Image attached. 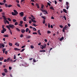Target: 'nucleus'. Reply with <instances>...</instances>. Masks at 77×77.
Listing matches in <instances>:
<instances>
[{
    "mask_svg": "<svg viewBox=\"0 0 77 77\" xmlns=\"http://www.w3.org/2000/svg\"><path fill=\"white\" fill-rule=\"evenodd\" d=\"M33 35H37V33L36 32H33L32 33Z\"/></svg>",
    "mask_w": 77,
    "mask_h": 77,
    "instance_id": "nucleus-31",
    "label": "nucleus"
},
{
    "mask_svg": "<svg viewBox=\"0 0 77 77\" xmlns=\"http://www.w3.org/2000/svg\"><path fill=\"white\" fill-rule=\"evenodd\" d=\"M17 6L18 7H19V8H20L21 7L20 6V4H18V3H17Z\"/></svg>",
    "mask_w": 77,
    "mask_h": 77,
    "instance_id": "nucleus-30",
    "label": "nucleus"
},
{
    "mask_svg": "<svg viewBox=\"0 0 77 77\" xmlns=\"http://www.w3.org/2000/svg\"><path fill=\"white\" fill-rule=\"evenodd\" d=\"M2 74L3 76H5V75H6V74L5 73H2Z\"/></svg>",
    "mask_w": 77,
    "mask_h": 77,
    "instance_id": "nucleus-50",
    "label": "nucleus"
},
{
    "mask_svg": "<svg viewBox=\"0 0 77 77\" xmlns=\"http://www.w3.org/2000/svg\"><path fill=\"white\" fill-rule=\"evenodd\" d=\"M8 26H10V28L12 29H14V28L15 27V26H14V25L9 24Z\"/></svg>",
    "mask_w": 77,
    "mask_h": 77,
    "instance_id": "nucleus-3",
    "label": "nucleus"
},
{
    "mask_svg": "<svg viewBox=\"0 0 77 77\" xmlns=\"http://www.w3.org/2000/svg\"><path fill=\"white\" fill-rule=\"evenodd\" d=\"M48 28H50V25L49 23L48 24Z\"/></svg>",
    "mask_w": 77,
    "mask_h": 77,
    "instance_id": "nucleus-52",
    "label": "nucleus"
},
{
    "mask_svg": "<svg viewBox=\"0 0 77 77\" xmlns=\"http://www.w3.org/2000/svg\"><path fill=\"white\" fill-rule=\"evenodd\" d=\"M20 17H23V15H24V12H21L20 13Z\"/></svg>",
    "mask_w": 77,
    "mask_h": 77,
    "instance_id": "nucleus-6",
    "label": "nucleus"
},
{
    "mask_svg": "<svg viewBox=\"0 0 77 77\" xmlns=\"http://www.w3.org/2000/svg\"><path fill=\"white\" fill-rule=\"evenodd\" d=\"M60 28H63V26L62 25H60Z\"/></svg>",
    "mask_w": 77,
    "mask_h": 77,
    "instance_id": "nucleus-53",
    "label": "nucleus"
},
{
    "mask_svg": "<svg viewBox=\"0 0 77 77\" xmlns=\"http://www.w3.org/2000/svg\"><path fill=\"white\" fill-rule=\"evenodd\" d=\"M33 25L34 26H35V27H36V23H33Z\"/></svg>",
    "mask_w": 77,
    "mask_h": 77,
    "instance_id": "nucleus-57",
    "label": "nucleus"
},
{
    "mask_svg": "<svg viewBox=\"0 0 77 77\" xmlns=\"http://www.w3.org/2000/svg\"><path fill=\"white\" fill-rule=\"evenodd\" d=\"M4 72L6 73V72H8V70H7L6 69H4Z\"/></svg>",
    "mask_w": 77,
    "mask_h": 77,
    "instance_id": "nucleus-18",
    "label": "nucleus"
},
{
    "mask_svg": "<svg viewBox=\"0 0 77 77\" xmlns=\"http://www.w3.org/2000/svg\"><path fill=\"white\" fill-rule=\"evenodd\" d=\"M12 15H14V16H15V15H17L15 13L12 12Z\"/></svg>",
    "mask_w": 77,
    "mask_h": 77,
    "instance_id": "nucleus-22",
    "label": "nucleus"
},
{
    "mask_svg": "<svg viewBox=\"0 0 77 77\" xmlns=\"http://www.w3.org/2000/svg\"><path fill=\"white\" fill-rule=\"evenodd\" d=\"M63 39H64V37H62V38H60V41H62V40H63Z\"/></svg>",
    "mask_w": 77,
    "mask_h": 77,
    "instance_id": "nucleus-17",
    "label": "nucleus"
},
{
    "mask_svg": "<svg viewBox=\"0 0 77 77\" xmlns=\"http://www.w3.org/2000/svg\"><path fill=\"white\" fill-rule=\"evenodd\" d=\"M6 27H7V28H8V30H11V28H10V27L9 26H6Z\"/></svg>",
    "mask_w": 77,
    "mask_h": 77,
    "instance_id": "nucleus-20",
    "label": "nucleus"
},
{
    "mask_svg": "<svg viewBox=\"0 0 77 77\" xmlns=\"http://www.w3.org/2000/svg\"><path fill=\"white\" fill-rule=\"evenodd\" d=\"M14 12L15 13V14H16V15H17V14H18V12H17V10H14Z\"/></svg>",
    "mask_w": 77,
    "mask_h": 77,
    "instance_id": "nucleus-7",
    "label": "nucleus"
},
{
    "mask_svg": "<svg viewBox=\"0 0 77 77\" xmlns=\"http://www.w3.org/2000/svg\"><path fill=\"white\" fill-rule=\"evenodd\" d=\"M8 21H11V19L10 18H8Z\"/></svg>",
    "mask_w": 77,
    "mask_h": 77,
    "instance_id": "nucleus-44",
    "label": "nucleus"
},
{
    "mask_svg": "<svg viewBox=\"0 0 77 77\" xmlns=\"http://www.w3.org/2000/svg\"><path fill=\"white\" fill-rule=\"evenodd\" d=\"M40 52H45V50H41L39 51Z\"/></svg>",
    "mask_w": 77,
    "mask_h": 77,
    "instance_id": "nucleus-23",
    "label": "nucleus"
},
{
    "mask_svg": "<svg viewBox=\"0 0 77 77\" xmlns=\"http://www.w3.org/2000/svg\"><path fill=\"white\" fill-rule=\"evenodd\" d=\"M68 26L66 25L65 26V27H64V28H65V30H67L68 29Z\"/></svg>",
    "mask_w": 77,
    "mask_h": 77,
    "instance_id": "nucleus-11",
    "label": "nucleus"
},
{
    "mask_svg": "<svg viewBox=\"0 0 77 77\" xmlns=\"http://www.w3.org/2000/svg\"><path fill=\"white\" fill-rule=\"evenodd\" d=\"M25 27H28V25H27V24H25Z\"/></svg>",
    "mask_w": 77,
    "mask_h": 77,
    "instance_id": "nucleus-48",
    "label": "nucleus"
},
{
    "mask_svg": "<svg viewBox=\"0 0 77 77\" xmlns=\"http://www.w3.org/2000/svg\"><path fill=\"white\" fill-rule=\"evenodd\" d=\"M11 59V57H8L7 59V62H9L10 61V60Z\"/></svg>",
    "mask_w": 77,
    "mask_h": 77,
    "instance_id": "nucleus-10",
    "label": "nucleus"
},
{
    "mask_svg": "<svg viewBox=\"0 0 77 77\" xmlns=\"http://www.w3.org/2000/svg\"><path fill=\"white\" fill-rule=\"evenodd\" d=\"M65 28H63V32H65Z\"/></svg>",
    "mask_w": 77,
    "mask_h": 77,
    "instance_id": "nucleus-49",
    "label": "nucleus"
},
{
    "mask_svg": "<svg viewBox=\"0 0 77 77\" xmlns=\"http://www.w3.org/2000/svg\"><path fill=\"white\" fill-rule=\"evenodd\" d=\"M63 11L64 12H65V13H66H66H67V11H66V10H65V9H63Z\"/></svg>",
    "mask_w": 77,
    "mask_h": 77,
    "instance_id": "nucleus-15",
    "label": "nucleus"
},
{
    "mask_svg": "<svg viewBox=\"0 0 77 77\" xmlns=\"http://www.w3.org/2000/svg\"><path fill=\"white\" fill-rule=\"evenodd\" d=\"M50 9H51L53 10V11H54V8H53V7H51Z\"/></svg>",
    "mask_w": 77,
    "mask_h": 77,
    "instance_id": "nucleus-27",
    "label": "nucleus"
},
{
    "mask_svg": "<svg viewBox=\"0 0 77 77\" xmlns=\"http://www.w3.org/2000/svg\"><path fill=\"white\" fill-rule=\"evenodd\" d=\"M16 29L18 32H20V29H18V28H16Z\"/></svg>",
    "mask_w": 77,
    "mask_h": 77,
    "instance_id": "nucleus-24",
    "label": "nucleus"
},
{
    "mask_svg": "<svg viewBox=\"0 0 77 77\" xmlns=\"http://www.w3.org/2000/svg\"><path fill=\"white\" fill-rule=\"evenodd\" d=\"M41 18H42L44 19V20H43V23L45 24V19H46V17L42 16Z\"/></svg>",
    "mask_w": 77,
    "mask_h": 77,
    "instance_id": "nucleus-2",
    "label": "nucleus"
},
{
    "mask_svg": "<svg viewBox=\"0 0 77 77\" xmlns=\"http://www.w3.org/2000/svg\"><path fill=\"white\" fill-rule=\"evenodd\" d=\"M40 30H38L37 31V33L39 34L40 35H41V34L40 32Z\"/></svg>",
    "mask_w": 77,
    "mask_h": 77,
    "instance_id": "nucleus-13",
    "label": "nucleus"
},
{
    "mask_svg": "<svg viewBox=\"0 0 77 77\" xmlns=\"http://www.w3.org/2000/svg\"><path fill=\"white\" fill-rule=\"evenodd\" d=\"M41 42H39V43L38 44V45H40V46H41Z\"/></svg>",
    "mask_w": 77,
    "mask_h": 77,
    "instance_id": "nucleus-54",
    "label": "nucleus"
},
{
    "mask_svg": "<svg viewBox=\"0 0 77 77\" xmlns=\"http://www.w3.org/2000/svg\"><path fill=\"white\" fill-rule=\"evenodd\" d=\"M23 21H20V23L22 24H23Z\"/></svg>",
    "mask_w": 77,
    "mask_h": 77,
    "instance_id": "nucleus-46",
    "label": "nucleus"
},
{
    "mask_svg": "<svg viewBox=\"0 0 77 77\" xmlns=\"http://www.w3.org/2000/svg\"><path fill=\"white\" fill-rule=\"evenodd\" d=\"M17 49H18V48H14V49L15 50H16V51H17Z\"/></svg>",
    "mask_w": 77,
    "mask_h": 77,
    "instance_id": "nucleus-62",
    "label": "nucleus"
},
{
    "mask_svg": "<svg viewBox=\"0 0 77 77\" xmlns=\"http://www.w3.org/2000/svg\"><path fill=\"white\" fill-rule=\"evenodd\" d=\"M2 31L1 33H4L5 32H4V31H3V30H2V31Z\"/></svg>",
    "mask_w": 77,
    "mask_h": 77,
    "instance_id": "nucleus-59",
    "label": "nucleus"
},
{
    "mask_svg": "<svg viewBox=\"0 0 77 77\" xmlns=\"http://www.w3.org/2000/svg\"><path fill=\"white\" fill-rule=\"evenodd\" d=\"M31 38V36L29 35H28L26 37V38Z\"/></svg>",
    "mask_w": 77,
    "mask_h": 77,
    "instance_id": "nucleus-25",
    "label": "nucleus"
},
{
    "mask_svg": "<svg viewBox=\"0 0 77 77\" xmlns=\"http://www.w3.org/2000/svg\"><path fill=\"white\" fill-rule=\"evenodd\" d=\"M40 48L42 50H43L44 48H45L46 47V46H47V44L45 43L43 45H41Z\"/></svg>",
    "mask_w": 77,
    "mask_h": 77,
    "instance_id": "nucleus-1",
    "label": "nucleus"
},
{
    "mask_svg": "<svg viewBox=\"0 0 77 77\" xmlns=\"http://www.w3.org/2000/svg\"><path fill=\"white\" fill-rule=\"evenodd\" d=\"M4 60V58L3 57H0V60L1 61H2V60Z\"/></svg>",
    "mask_w": 77,
    "mask_h": 77,
    "instance_id": "nucleus-21",
    "label": "nucleus"
},
{
    "mask_svg": "<svg viewBox=\"0 0 77 77\" xmlns=\"http://www.w3.org/2000/svg\"><path fill=\"white\" fill-rule=\"evenodd\" d=\"M14 59H16V56H15V55L14 56Z\"/></svg>",
    "mask_w": 77,
    "mask_h": 77,
    "instance_id": "nucleus-61",
    "label": "nucleus"
},
{
    "mask_svg": "<svg viewBox=\"0 0 77 77\" xmlns=\"http://www.w3.org/2000/svg\"><path fill=\"white\" fill-rule=\"evenodd\" d=\"M2 30H3L4 32H6V29H5V28L3 29Z\"/></svg>",
    "mask_w": 77,
    "mask_h": 77,
    "instance_id": "nucleus-45",
    "label": "nucleus"
},
{
    "mask_svg": "<svg viewBox=\"0 0 77 77\" xmlns=\"http://www.w3.org/2000/svg\"><path fill=\"white\" fill-rule=\"evenodd\" d=\"M3 18H3V19H4V20H7V19L6 18V17H4Z\"/></svg>",
    "mask_w": 77,
    "mask_h": 77,
    "instance_id": "nucleus-58",
    "label": "nucleus"
},
{
    "mask_svg": "<svg viewBox=\"0 0 77 77\" xmlns=\"http://www.w3.org/2000/svg\"><path fill=\"white\" fill-rule=\"evenodd\" d=\"M47 32V33L48 34L51 33V31H50L48 30Z\"/></svg>",
    "mask_w": 77,
    "mask_h": 77,
    "instance_id": "nucleus-40",
    "label": "nucleus"
},
{
    "mask_svg": "<svg viewBox=\"0 0 77 77\" xmlns=\"http://www.w3.org/2000/svg\"><path fill=\"white\" fill-rule=\"evenodd\" d=\"M35 5H36V6H37L38 9H39V4L38 3H36Z\"/></svg>",
    "mask_w": 77,
    "mask_h": 77,
    "instance_id": "nucleus-5",
    "label": "nucleus"
},
{
    "mask_svg": "<svg viewBox=\"0 0 77 77\" xmlns=\"http://www.w3.org/2000/svg\"><path fill=\"white\" fill-rule=\"evenodd\" d=\"M9 36H8V35H4V37H8Z\"/></svg>",
    "mask_w": 77,
    "mask_h": 77,
    "instance_id": "nucleus-41",
    "label": "nucleus"
},
{
    "mask_svg": "<svg viewBox=\"0 0 77 77\" xmlns=\"http://www.w3.org/2000/svg\"><path fill=\"white\" fill-rule=\"evenodd\" d=\"M16 2L17 3H19V0H16Z\"/></svg>",
    "mask_w": 77,
    "mask_h": 77,
    "instance_id": "nucleus-56",
    "label": "nucleus"
},
{
    "mask_svg": "<svg viewBox=\"0 0 77 77\" xmlns=\"http://www.w3.org/2000/svg\"><path fill=\"white\" fill-rule=\"evenodd\" d=\"M33 30H34L35 31H36V29L35 27L33 28Z\"/></svg>",
    "mask_w": 77,
    "mask_h": 77,
    "instance_id": "nucleus-36",
    "label": "nucleus"
},
{
    "mask_svg": "<svg viewBox=\"0 0 77 77\" xmlns=\"http://www.w3.org/2000/svg\"><path fill=\"white\" fill-rule=\"evenodd\" d=\"M23 20H24V21H26V16L25 17H24Z\"/></svg>",
    "mask_w": 77,
    "mask_h": 77,
    "instance_id": "nucleus-19",
    "label": "nucleus"
},
{
    "mask_svg": "<svg viewBox=\"0 0 77 77\" xmlns=\"http://www.w3.org/2000/svg\"><path fill=\"white\" fill-rule=\"evenodd\" d=\"M5 21L7 23V24H9V21H8V20H6Z\"/></svg>",
    "mask_w": 77,
    "mask_h": 77,
    "instance_id": "nucleus-32",
    "label": "nucleus"
},
{
    "mask_svg": "<svg viewBox=\"0 0 77 77\" xmlns=\"http://www.w3.org/2000/svg\"><path fill=\"white\" fill-rule=\"evenodd\" d=\"M9 44L10 46H11V47H12V44L11 43H9Z\"/></svg>",
    "mask_w": 77,
    "mask_h": 77,
    "instance_id": "nucleus-29",
    "label": "nucleus"
},
{
    "mask_svg": "<svg viewBox=\"0 0 77 77\" xmlns=\"http://www.w3.org/2000/svg\"><path fill=\"white\" fill-rule=\"evenodd\" d=\"M13 21L14 22V23H15V22H17V20L15 19H13Z\"/></svg>",
    "mask_w": 77,
    "mask_h": 77,
    "instance_id": "nucleus-33",
    "label": "nucleus"
},
{
    "mask_svg": "<svg viewBox=\"0 0 77 77\" xmlns=\"http://www.w3.org/2000/svg\"><path fill=\"white\" fill-rule=\"evenodd\" d=\"M69 4L67 5L66 8V9H69Z\"/></svg>",
    "mask_w": 77,
    "mask_h": 77,
    "instance_id": "nucleus-12",
    "label": "nucleus"
},
{
    "mask_svg": "<svg viewBox=\"0 0 77 77\" xmlns=\"http://www.w3.org/2000/svg\"><path fill=\"white\" fill-rule=\"evenodd\" d=\"M20 38H23V37H24V35H23V34H22L20 35Z\"/></svg>",
    "mask_w": 77,
    "mask_h": 77,
    "instance_id": "nucleus-42",
    "label": "nucleus"
},
{
    "mask_svg": "<svg viewBox=\"0 0 77 77\" xmlns=\"http://www.w3.org/2000/svg\"><path fill=\"white\" fill-rule=\"evenodd\" d=\"M12 5H8V8H11V7H12Z\"/></svg>",
    "mask_w": 77,
    "mask_h": 77,
    "instance_id": "nucleus-34",
    "label": "nucleus"
},
{
    "mask_svg": "<svg viewBox=\"0 0 77 77\" xmlns=\"http://www.w3.org/2000/svg\"><path fill=\"white\" fill-rule=\"evenodd\" d=\"M29 28H27L26 29V32H28V31H29Z\"/></svg>",
    "mask_w": 77,
    "mask_h": 77,
    "instance_id": "nucleus-28",
    "label": "nucleus"
},
{
    "mask_svg": "<svg viewBox=\"0 0 77 77\" xmlns=\"http://www.w3.org/2000/svg\"><path fill=\"white\" fill-rule=\"evenodd\" d=\"M43 12L46 13H44V14H45V15H46V14H48V12L46 10H44Z\"/></svg>",
    "mask_w": 77,
    "mask_h": 77,
    "instance_id": "nucleus-4",
    "label": "nucleus"
},
{
    "mask_svg": "<svg viewBox=\"0 0 77 77\" xmlns=\"http://www.w3.org/2000/svg\"><path fill=\"white\" fill-rule=\"evenodd\" d=\"M5 54H8V51H6L5 52Z\"/></svg>",
    "mask_w": 77,
    "mask_h": 77,
    "instance_id": "nucleus-63",
    "label": "nucleus"
},
{
    "mask_svg": "<svg viewBox=\"0 0 77 77\" xmlns=\"http://www.w3.org/2000/svg\"><path fill=\"white\" fill-rule=\"evenodd\" d=\"M31 17H32V19L33 20H35V17L33 15H31Z\"/></svg>",
    "mask_w": 77,
    "mask_h": 77,
    "instance_id": "nucleus-14",
    "label": "nucleus"
},
{
    "mask_svg": "<svg viewBox=\"0 0 77 77\" xmlns=\"http://www.w3.org/2000/svg\"><path fill=\"white\" fill-rule=\"evenodd\" d=\"M14 25H15V26H17V25H18V22H15L14 23Z\"/></svg>",
    "mask_w": 77,
    "mask_h": 77,
    "instance_id": "nucleus-35",
    "label": "nucleus"
},
{
    "mask_svg": "<svg viewBox=\"0 0 77 77\" xmlns=\"http://www.w3.org/2000/svg\"><path fill=\"white\" fill-rule=\"evenodd\" d=\"M31 48L32 49H33V48H34V47H33V46L32 45H31Z\"/></svg>",
    "mask_w": 77,
    "mask_h": 77,
    "instance_id": "nucleus-47",
    "label": "nucleus"
},
{
    "mask_svg": "<svg viewBox=\"0 0 77 77\" xmlns=\"http://www.w3.org/2000/svg\"><path fill=\"white\" fill-rule=\"evenodd\" d=\"M25 50V49L24 48H23L22 49V51H20V52H23V51H24Z\"/></svg>",
    "mask_w": 77,
    "mask_h": 77,
    "instance_id": "nucleus-43",
    "label": "nucleus"
},
{
    "mask_svg": "<svg viewBox=\"0 0 77 77\" xmlns=\"http://www.w3.org/2000/svg\"><path fill=\"white\" fill-rule=\"evenodd\" d=\"M21 32L22 33H24L25 32H26V30L24 29H23L21 30Z\"/></svg>",
    "mask_w": 77,
    "mask_h": 77,
    "instance_id": "nucleus-8",
    "label": "nucleus"
},
{
    "mask_svg": "<svg viewBox=\"0 0 77 77\" xmlns=\"http://www.w3.org/2000/svg\"><path fill=\"white\" fill-rule=\"evenodd\" d=\"M54 2H55V5H56V4H57V1H56V0H55L54 1Z\"/></svg>",
    "mask_w": 77,
    "mask_h": 77,
    "instance_id": "nucleus-51",
    "label": "nucleus"
},
{
    "mask_svg": "<svg viewBox=\"0 0 77 77\" xmlns=\"http://www.w3.org/2000/svg\"><path fill=\"white\" fill-rule=\"evenodd\" d=\"M10 75L11 76V77H13V76H12V74H10Z\"/></svg>",
    "mask_w": 77,
    "mask_h": 77,
    "instance_id": "nucleus-64",
    "label": "nucleus"
},
{
    "mask_svg": "<svg viewBox=\"0 0 77 77\" xmlns=\"http://www.w3.org/2000/svg\"><path fill=\"white\" fill-rule=\"evenodd\" d=\"M44 5H42L41 8L42 9H44Z\"/></svg>",
    "mask_w": 77,
    "mask_h": 77,
    "instance_id": "nucleus-39",
    "label": "nucleus"
},
{
    "mask_svg": "<svg viewBox=\"0 0 77 77\" xmlns=\"http://www.w3.org/2000/svg\"><path fill=\"white\" fill-rule=\"evenodd\" d=\"M31 21H32V22H33V23H36V20H35L32 19H31Z\"/></svg>",
    "mask_w": 77,
    "mask_h": 77,
    "instance_id": "nucleus-9",
    "label": "nucleus"
},
{
    "mask_svg": "<svg viewBox=\"0 0 77 77\" xmlns=\"http://www.w3.org/2000/svg\"><path fill=\"white\" fill-rule=\"evenodd\" d=\"M6 48H5L4 49H3L2 50V51H6Z\"/></svg>",
    "mask_w": 77,
    "mask_h": 77,
    "instance_id": "nucleus-60",
    "label": "nucleus"
},
{
    "mask_svg": "<svg viewBox=\"0 0 77 77\" xmlns=\"http://www.w3.org/2000/svg\"><path fill=\"white\" fill-rule=\"evenodd\" d=\"M18 25L19 26H21V27H23V24L21 23H20L18 24Z\"/></svg>",
    "mask_w": 77,
    "mask_h": 77,
    "instance_id": "nucleus-26",
    "label": "nucleus"
},
{
    "mask_svg": "<svg viewBox=\"0 0 77 77\" xmlns=\"http://www.w3.org/2000/svg\"><path fill=\"white\" fill-rule=\"evenodd\" d=\"M4 62H7V60L5 59H4Z\"/></svg>",
    "mask_w": 77,
    "mask_h": 77,
    "instance_id": "nucleus-55",
    "label": "nucleus"
},
{
    "mask_svg": "<svg viewBox=\"0 0 77 77\" xmlns=\"http://www.w3.org/2000/svg\"><path fill=\"white\" fill-rule=\"evenodd\" d=\"M15 45H17V47H19V45L18 43L16 42L15 44Z\"/></svg>",
    "mask_w": 77,
    "mask_h": 77,
    "instance_id": "nucleus-16",
    "label": "nucleus"
},
{
    "mask_svg": "<svg viewBox=\"0 0 77 77\" xmlns=\"http://www.w3.org/2000/svg\"><path fill=\"white\" fill-rule=\"evenodd\" d=\"M63 18H64L65 20H66V17L65 16H63Z\"/></svg>",
    "mask_w": 77,
    "mask_h": 77,
    "instance_id": "nucleus-37",
    "label": "nucleus"
},
{
    "mask_svg": "<svg viewBox=\"0 0 77 77\" xmlns=\"http://www.w3.org/2000/svg\"><path fill=\"white\" fill-rule=\"evenodd\" d=\"M47 4L49 6H51V5L50 4L49 2H48L47 3Z\"/></svg>",
    "mask_w": 77,
    "mask_h": 77,
    "instance_id": "nucleus-38",
    "label": "nucleus"
}]
</instances>
